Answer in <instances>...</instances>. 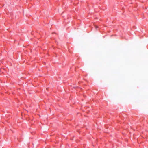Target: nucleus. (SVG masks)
I'll return each instance as SVG.
<instances>
[{"label":"nucleus","instance_id":"nucleus-1","mask_svg":"<svg viewBox=\"0 0 148 148\" xmlns=\"http://www.w3.org/2000/svg\"><path fill=\"white\" fill-rule=\"evenodd\" d=\"M95 27L97 28H98V27L97 26H95Z\"/></svg>","mask_w":148,"mask_h":148}]
</instances>
